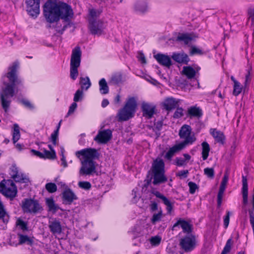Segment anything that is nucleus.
I'll return each mask as SVG.
<instances>
[{
	"label": "nucleus",
	"instance_id": "obj_1",
	"mask_svg": "<svg viewBox=\"0 0 254 254\" xmlns=\"http://www.w3.org/2000/svg\"><path fill=\"white\" fill-rule=\"evenodd\" d=\"M19 66V63L15 62L12 65L9 66L8 72L5 76L9 79L10 83L3 82L5 87L2 89L0 93V102L1 106L5 112H7L10 106L11 100L10 98L14 95V88L16 85L21 84V80L18 78L16 72Z\"/></svg>",
	"mask_w": 254,
	"mask_h": 254
},
{
	"label": "nucleus",
	"instance_id": "obj_2",
	"mask_svg": "<svg viewBox=\"0 0 254 254\" xmlns=\"http://www.w3.org/2000/svg\"><path fill=\"white\" fill-rule=\"evenodd\" d=\"M43 13L46 20L50 23L57 22L60 18L66 20L73 14L71 6L67 3H58L51 0H48L44 5Z\"/></svg>",
	"mask_w": 254,
	"mask_h": 254
},
{
	"label": "nucleus",
	"instance_id": "obj_3",
	"mask_svg": "<svg viewBox=\"0 0 254 254\" xmlns=\"http://www.w3.org/2000/svg\"><path fill=\"white\" fill-rule=\"evenodd\" d=\"M151 171L152 176L149 181L153 179L152 184L154 185H159L167 181L165 175V164L162 159L157 158L153 161Z\"/></svg>",
	"mask_w": 254,
	"mask_h": 254
},
{
	"label": "nucleus",
	"instance_id": "obj_4",
	"mask_svg": "<svg viewBox=\"0 0 254 254\" xmlns=\"http://www.w3.org/2000/svg\"><path fill=\"white\" fill-rule=\"evenodd\" d=\"M137 107L136 101L134 97L129 98L124 107L118 113V121H126L132 118Z\"/></svg>",
	"mask_w": 254,
	"mask_h": 254
},
{
	"label": "nucleus",
	"instance_id": "obj_5",
	"mask_svg": "<svg viewBox=\"0 0 254 254\" xmlns=\"http://www.w3.org/2000/svg\"><path fill=\"white\" fill-rule=\"evenodd\" d=\"M81 54L79 46L75 47L72 50L70 63V76L73 80H75L78 75V67L80 65Z\"/></svg>",
	"mask_w": 254,
	"mask_h": 254
},
{
	"label": "nucleus",
	"instance_id": "obj_6",
	"mask_svg": "<svg viewBox=\"0 0 254 254\" xmlns=\"http://www.w3.org/2000/svg\"><path fill=\"white\" fill-rule=\"evenodd\" d=\"M0 192L12 200L16 196L17 187L12 180L4 179L0 183Z\"/></svg>",
	"mask_w": 254,
	"mask_h": 254
},
{
	"label": "nucleus",
	"instance_id": "obj_7",
	"mask_svg": "<svg viewBox=\"0 0 254 254\" xmlns=\"http://www.w3.org/2000/svg\"><path fill=\"white\" fill-rule=\"evenodd\" d=\"M179 135L181 138L184 139V140L179 143L183 145L184 148L188 144H191L194 142L196 138L194 134H191V128L188 125H183L179 130Z\"/></svg>",
	"mask_w": 254,
	"mask_h": 254
},
{
	"label": "nucleus",
	"instance_id": "obj_8",
	"mask_svg": "<svg viewBox=\"0 0 254 254\" xmlns=\"http://www.w3.org/2000/svg\"><path fill=\"white\" fill-rule=\"evenodd\" d=\"M21 207L25 213H37L43 209L38 200L31 198L24 199Z\"/></svg>",
	"mask_w": 254,
	"mask_h": 254
},
{
	"label": "nucleus",
	"instance_id": "obj_9",
	"mask_svg": "<svg viewBox=\"0 0 254 254\" xmlns=\"http://www.w3.org/2000/svg\"><path fill=\"white\" fill-rule=\"evenodd\" d=\"M181 248L185 252L192 251L196 246L195 237L193 234L187 235L180 240L179 244Z\"/></svg>",
	"mask_w": 254,
	"mask_h": 254
},
{
	"label": "nucleus",
	"instance_id": "obj_10",
	"mask_svg": "<svg viewBox=\"0 0 254 254\" xmlns=\"http://www.w3.org/2000/svg\"><path fill=\"white\" fill-rule=\"evenodd\" d=\"M76 156L79 157V155H82L84 160H93L97 159L100 157V153L95 148H88L83 149L76 152Z\"/></svg>",
	"mask_w": 254,
	"mask_h": 254
},
{
	"label": "nucleus",
	"instance_id": "obj_11",
	"mask_svg": "<svg viewBox=\"0 0 254 254\" xmlns=\"http://www.w3.org/2000/svg\"><path fill=\"white\" fill-rule=\"evenodd\" d=\"M79 170L80 175H90L96 172L95 162L93 160H83Z\"/></svg>",
	"mask_w": 254,
	"mask_h": 254
},
{
	"label": "nucleus",
	"instance_id": "obj_12",
	"mask_svg": "<svg viewBox=\"0 0 254 254\" xmlns=\"http://www.w3.org/2000/svg\"><path fill=\"white\" fill-rule=\"evenodd\" d=\"M89 22V28L92 34L101 35L103 33L104 27L103 21L93 18L90 19Z\"/></svg>",
	"mask_w": 254,
	"mask_h": 254
},
{
	"label": "nucleus",
	"instance_id": "obj_13",
	"mask_svg": "<svg viewBox=\"0 0 254 254\" xmlns=\"http://www.w3.org/2000/svg\"><path fill=\"white\" fill-rule=\"evenodd\" d=\"M40 0H26L27 11L32 17H36L40 13Z\"/></svg>",
	"mask_w": 254,
	"mask_h": 254
},
{
	"label": "nucleus",
	"instance_id": "obj_14",
	"mask_svg": "<svg viewBox=\"0 0 254 254\" xmlns=\"http://www.w3.org/2000/svg\"><path fill=\"white\" fill-rule=\"evenodd\" d=\"M62 199L63 204L70 205L72 202L78 199L75 193L67 186L62 193Z\"/></svg>",
	"mask_w": 254,
	"mask_h": 254
},
{
	"label": "nucleus",
	"instance_id": "obj_15",
	"mask_svg": "<svg viewBox=\"0 0 254 254\" xmlns=\"http://www.w3.org/2000/svg\"><path fill=\"white\" fill-rule=\"evenodd\" d=\"M112 137V132L109 129L99 131L97 135L95 137L94 140L98 143L106 144Z\"/></svg>",
	"mask_w": 254,
	"mask_h": 254
},
{
	"label": "nucleus",
	"instance_id": "obj_16",
	"mask_svg": "<svg viewBox=\"0 0 254 254\" xmlns=\"http://www.w3.org/2000/svg\"><path fill=\"white\" fill-rule=\"evenodd\" d=\"M11 178L16 182L21 183H27L29 182V178L24 174H19L18 168L15 165L12 166L11 169Z\"/></svg>",
	"mask_w": 254,
	"mask_h": 254
},
{
	"label": "nucleus",
	"instance_id": "obj_17",
	"mask_svg": "<svg viewBox=\"0 0 254 254\" xmlns=\"http://www.w3.org/2000/svg\"><path fill=\"white\" fill-rule=\"evenodd\" d=\"M141 109L143 116L150 119L155 114L156 106L146 102H143L141 104Z\"/></svg>",
	"mask_w": 254,
	"mask_h": 254
},
{
	"label": "nucleus",
	"instance_id": "obj_18",
	"mask_svg": "<svg viewBox=\"0 0 254 254\" xmlns=\"http://www.w3.org/2000/svg\"><path fill=\"white\" fill-rule=\"evenodd\" d=\"M151 192L162 200L163 203L166 206L167 213L170 214L173 209L174 203L171 202L165 196L157 190H152Z\"/></svg>",
	"mask_w": 254,
	"mask_h": 254
},
{
	"label": "nucleus",
	"instance_id": "obj_19",
	"mask_svg": "<svg viewBox=\"0 0 254 254\" xmlns=\"http://www.w3.org/2000/svg\"><path fill=\"white\" fill-rule=\"evenodd\" d=\"M179 225L181 226L183 229V232L184 233H186L187 235L192 234L191 233L193 230V226L189 222L180 218L174 224L173 230L175 227H176Z\"/></svg>",
	"mask_w": 254,
	"mask_h": 254
},
{
	"label": "nucleus",
	"instance_id": "obj_20",
	"mask_svg": "<svg viewBox=\"0 0 254 254\" xmlns=\"http://www.w3.org/2000/svg\"><path fill=\"white\" fill-rule=\"evenodd\" d=\"M154 58L157 62L161 65L170 68L172 65V62L171 58L165 54L158 53L154 55Z\"/></svg>",
	"mask_w": 254,
	"mask_h": 254
},
{
	"label": "nucleus",
	"instance_id": "obj_21",
	"mask_svg": "<svg viewBox=\"0 0 254 254\" xmlns=\"http://www.w3.org/2000/svg\"><path fill=\"white\" fill-rule=\"evenodd\" d=\"M49 228L53 235L60 234L62 232V226L59 220L54 218L49 222Z\"/></svg>",
	"mask_w": 254,
	"mask_h": 254
},
{
	"label": "nucleus",
	"instance_id": "obj_22",
	"mask_svg": "<svg viewBox=\"0 0 254 254\" xmlns=\"http://www.w3.org/2000/svg\"><path fill=\"white\" fill-rule=\"evenodd\" d=\"M228 181V177L224 175L219 188L217 194V205L220 207L221 205L223 195L225 190L226 185Z\"/></svg>",
	"mask_w": 254,
	"mask_h": 254
},
{
	"label": "nucleus",
	"instance_id": "obj_23",
	"mask_svg": "<svg viewBox=\"0 0 254 254\" xmlns=\"http://www.w3.org/2000/svg\"><path fill=\"white\" fill-rule=\"evenodd\" d=\"M178 103V100L173 97H169L165 99L163 105L165 109L167 111H171L176 108Z\"/></svg>",
	"mask_w": 254,
	"mask_h": 254
},
{
	"label": "nucleus",
	"instance_id": "obj_24",
	"mask_svg": "<svg viewBox=\"0 0 254 254\" xmlns=\"http://www.w3.org/2000/svg\"><path fill=\"white\" fill-rule=\"evenodd\" d=\"M172 58L176 62L187 64L190 61V58L185 53H174L172 55Z\"/></svg>",
	"mask_w": 254,
	"mask_h": 254
},
{
	"label": "nucleus",
	"instance_id": "obj_25",
	"mask_svg": "<svg viewBox=\"0 0 254 254\" xmlns=\"http://www.w3.org/2000/svg\"><path fill=\"white\" fill-rule=\"evenodd\" d=\"M210 132L216 141L221 144H224L225 136L223 132L217 130L216 128H211Z\"/></svg>",
	"mask_w": 254,
	"mask_h": 254
},
{
	"label": "nucleus",
	"instance_id": "obj_26",
	"mask_svg": "<svg viewBox=\"0 0 254 254\" xmlns=\"http://www.w3.org/2000/svg\"><path fill=\"white\" fill-rule=\"evenodd\" d=\"M242 184L243 203L246 205L248 202V185L246 176H242Z\"/></svg>",
	"mask_w": 254,
	"mask_h": 254
},
{
	"label": "nucleus",
	"instance_id": "obj_27",
	"mask_svg": "<svg viewBox=\"0 0 254 254\" xmlns=\"http://www.w3.org/2000/svg\"><path fill=\"white\" fill-rule=\"evenodd\" d=\"M46 204L47 206L48 211L55 213L59 209H61L60 207L57 204L53 197L46 198L45 199Z\"/></svg>",
	"mask_w": 254,
	"mask_h": 254
},
{
	"label": "nucleus",
	"instance_id": "obj_28",
	"mask_svg": "<svg viewBox=\"0 0 254 254\" xmlns=\"http://www.w3.org/2000/svg\"><path fill=\"white\" fill-rule=\"evenodd\" d=\"M203 115L202 111L199 107L191 106L188 110V116L190 118L196 117L200 118Z\"/></svg>",
	"mask_w": 254,
	"mask_h": 254
},
{
	"label": "nucleus",
	"instance_id": "obj_29",
	"mask_svg": "<svg viewBox=\"0 0 254 254\" xmlns=\"http://www.w3.org/2000/svg\"><path fill=\"white\" fill-rule=\"evenodd\" d=\"M184 148L183 145L176 144L170 148L165 155V158L168 160H171L174 154L180 151Z\"/></svg>",
	"mask_w": 254,
	"mask_h": 254
},
{
	"label": "nucleus",
	"instance_id": "obj_30",
	"mask_svg": "<svg viewBox=\"0 0 254 254\" xmlns=\"http://www.w3.org/2000/svg\"><path fill=\"white\" fill-rule=\"evenodd\" d=\"M9 219V215L7 214L3 203L0 200V220H1L4 224H7Z\"/></svg>",
	"mask_w": 254,
	"mask_h": 254
},
{
	"label": "nucleus",
	"instance_id": "obj_31",
	"mask_svg": "<svg viewBox=\"0 0 254 254\" xmlns=\"http://www.w3.org/2000/svg\"><path fill=\"white\" fill-rule=\"evenodd\" d=\"M182 73L185 75L188 79H192L194 77L196 71L190 66H184Z\"/></svg>",
	"mask_w": 254,
	"mask_h": 254
},
{
	"label": "nucleus",
	"instance_id": "obj_32",
	"mask_svg": "<svg viewBox=\"0 0 254 254\" xmlns=\"http://www.w3.org/2000/svg\"><path fill=\"white\" fill-rule=\"evenodd\" d=\"M99 90L102 94H106L109 93V87L105 78H102L99 82Z\"/></svg>",
	"mask_w": 254,
	"mask_h": 254
},
{
	"label": "nucleus",
	"instance_id": "obj_33",
	"mask_svg": "<svg viewBox=\"0 0 254 254\" xmlns=\"http://www.w3.org/2000/svg\"><path fill=\"white\" fill-rule=\"evenodd\" d=\"M19 237V245H22L24 243H26L27 245L31 246L33 244V241L32 239L29 237L27 235H24L23 234H18Z\"/></svg>",
	"mask_w": 254,
	"mask_h": 254
},
{
	"label": "nucleus",
	"instance_id": "obj_34",
	"mask_svg": "<svg viewBox=\"0 0 254 254\" xmlns=\"http://www.w3.org/2000/svg\"><path fill=\"white\" fill-rule=\"evenodd\" d=\"M192 40V37L188 33H179L176 38L177 41H183L185 45H188Z\"/></svg>",
	"mask_w": 254,
	"mask_h": 254
},
{
	"label": "nucleus",
	"instance_id": "obj_35",
	"mask_svg": "<svg viewBox=\"0 0 254 254\" xmlns=\"http://www.w3.org/2000/svg\"><path fill=\"white\" fill-rule=\"evenodd\" d=\"M202 146V157L203 160H205L208 158L209 152L210 151V147L209 144L204 141L201 143Z\"/></svg>",
	"mask_w": 254,
	"mask_h": 254
},
{
	"label": "nucleus",
	"instance_id": "obj_36",
	"mask_svg": "<svg viewBox=\"0 0 254 254\" xmlns=\"http://www.w3.org/2000/svg\"><path fill=\"white\" fill-rule=\"evenodd\" d=\"M80 84L82 89L87 90L91 86V82L89 78L87 76L85 77H80Z\"/></svg>",
	"mask_w": 254,
	"mask_h": 254
},
{
	"label": "nucleus",
	"instance_id": "obj_37",
	"mask_svg": "<svg viewBox=\"0 0 254 254\" xmlns=\"http://www.w3.org/2000/svg\"><path fill=\"white\" fill-rule=\"evenodd\" d=\"M20 134L19 127L17 124L14 125L13 132L12 135V140L14 143H15L20 138Z\"/></svg>",
	"mask_w": 254,
	"mask_h": 254
},
{
	"label": "nucleus",
	"instance_id": "obj_38",
	"mask_svg": "<svg viewBox=\"0 0 254 254\" xmlns=\"http://www.w3.org/2000/svg\"><path fill=\"white\" fill-rule=\"evenodd\" d=\"M16 225L22 230L23 232L27 231L28 230V223L24 221L20 218H18L16 222Z\"/></svg>",
	"mask_w": 254,
	"mask_h": 254
},
{
	"label": "nucleus",
	"instance_id": "obj_39",
	"mask_svg": "<svg viewBox=\"0 0 254 254\" xmlns=\"http://www.w3.org/2000/svg\"><path fill=\"white\" fill-rule=\"evenodd\" d=\"M43 155L44 156V159H55L56 158V154L55 151H49L44 148L43 149Z\"/></svg>",
	"mask_w": 254,
	"mask_h": 254
},
{
	"label": "nucleus",
	"instance_id": "obj_40",
	"mask_svg": "<svg viewBox=\"0 0 254 254\" xmlns=\"http://www.w3.org/2000/svg\"><path fill=\"white\" fill-rule=\"evenodd\" d=\"M147 4L145 1H138L135 5V8L136 10L144 12L147 9Z\"/></svg>",
	"mask_w": 254,
	"mask_h": 254
},
{
	"label": "nucleus",
	"instance_id": "obj_41",
	"mask_svg": "<svg viewBox=\"0 0 254 254\" xmlns=\"http://www.w3.org/2000/svg\"><path fill=\"white\" fill-rule=\"evenodd\" d=\"M122 81V74L121 73H117L114 74L111 79V82L113 84H118Z\"/></svg>",
	"mask_w": 254,
	"mask_h": 254
},
{
	"label": "nucleus",
	"instance_id": "obj_42",
	"mask_svg": "<svg viewBox=\"0 0 254 254\" xmlns=\"http://www.w3.org/2000/svg\"><path fill=\"white\" fill-rule=\"evenodd\" d=\"M46 190L50 193H54L57 190V187L55 183H48L45 185Z\"/></svg>",
	"mask_w": 254,
	"mask_h": 254
},
{
	"label": "nucleus",
	"instance_id": "obj_43",
	"mask_svg": "<svg viewBox=\"0 0 254 254\" xmlns=\"http://www.w3.org/2000/svg\"><path fill=\"white\" fill-rule=\"evenodd\" d=\"M232 242V239H229L227 240L226 244L221 254H227L230 252L231 249Z\"/></svg>",
	"mask_w": 254,
	"mask_h": 254
},
{
	"label": "nucleus",
	"instance_id": "obj_44",
	"mask_svg": "<svg viewBox=\"0 0 254 254\" xmlns=\"http://www.w3.org/2000/svg\"><path fill=\"white\" fill-rule=\"evenodd\" d=\"M242 87L241 86V84L239 82H235V83L234 84V89L233 91V94L234 96H238L242 91Z\"/></svg>",
	"mask_w": 254,
	"mask_h": 254
},
{
	"label": "nucleus",
	"instance_id": "obj_45",
	"mask_svg": "<svg viewBox=\"0 0 254 254\" xmlns=\"http://www.w3.org/2000/svg\"><path fill=\"white\" fill-rule=\"evenodd\" d=\"M162 126L163 121H158L155 124V128L153 129V130L155 131L157 137L160 135V131L161 130Z\"/></svg>",
	"mask_w": 254,
	"mask_h": 254
},
{
	"label": "nucleus",
	"instance_id": "obj_46",
	"mask_svg": "<svg viewBox=\"0 0 254 254\" xmlns=\"http://www.w3.org/2000/svg\"><path fill=\"white\" fill-rule=\"evenodd\" d=\"M204 174L208 178L213 179L214 177V169L213 168H206L204 169Z\"/></svg>",
	"mask_w": 254,
	"mask_h": 254
},
{
	"label": "nucleus",
	"instance_id": "obj_47",
	"mask_svg": "<svg viewBox=\"0 0 254 254\" xmlns=\"http://www.w3.org/2000/svg\"><path fill=\"white\" fill-rule=\"evenodd\" d=\"M78 185L79 188L85 190H89L91 188V185L90 183L87 181L79 182Z\"/></svg>",
	"mask_w": 254,
	"mask_h": 254
},
{
	"label": "nucleus",
	"instance_id": "obj_48",
	"mask_svg": "<svg viewBox=\"0 0 254 254\" xmlns=\"http://www.w3.org/2000/svg\"><path fill=\"white\" fill-rule=\"evenodd\" d=\"M161 241V238L159 236H156L152 237L150 239V242L152 246H158Z\"/></svg>",
	"mask_w": 254,
	"mask_h": 254
},
{
	"label": "nucleus",
	"instance_id": "obj_49",
	"mask_svg": "<svg viewBox=\"0 0 254 254\" xmlns=\"http://www.w3.org/2000/svg\"><path fill=\"white\" fill-rule=\"evenodd\" d=\"M20 102L26 108H28L30 110H33L34 108V106L31 102L25 99H22L20 100Z\"/></svg>",
	"mask_w": 254,
	"mask_h": 254
},
{
	"label": "nucleus",
	"instance_id": "obj_50",
	"mask_svg": "<svg viewBox=\"0 0 254 254\" xmlns=\"http://www.w3.org/2000/svg\"><path fill=\"white\" fill-rule=\"evenodd\" d=\"M162 216V212L160 211L158 213L154 214L151 219V222L154 224L156 222H158L161 220Z\"/></svg>",
	"mask_w": 254,
	"mask_h": 254
},
{
	"label": "nucleus",
	"instance_id": "obj_51",
	"mask_svg": "<svg viewBox=\"0 0 254 254\" xmlns=\"http://www.w3.org/2000/svg\"><path fill=\"white\" fill-rule=\"evenodd\" d=\"M83 95V92L82 90H77L74 96L73 100L74 102H78L81 100Z\"/></svg>",
	"mask_w": 254,
	"mask_h": 254
},
{
	"label": "nucleus",
	"instance_id": "obj_52",
	"mask_svg": "<svg viewBox=\"0 0 254 254\" xmlns=\"http://www.w3.org/2000/svg\"><path fill=\"white\" fill-rule=\"evenodd\" d=\"M183 111L184 110L182 108H177L174 114L173 118L174 119H178L183 117L184 116Z\"/></svg>",
	"mask_w": 254,
	"mask_h": 254
},
{
	"label": "nucleus",
	"instance_id": "obj_53",
	"mask_svg": "<svg viewBox=\"0 0 254 254\" xmlns=\"http://www.w3.org/2000/svg\"><path fill=\"white\" fill-rule=\"evenodd\" d=\"M188 186L190 188V190H189L191 194L194 193V192L196 191V190L198 189V188L197 185L195 183H193L192 182H190L188 183Z\"/></svg>",
	"mask_w": 254,
	"mask_h": 254
},
{
	"label": "nucleus",
	"instance_id": "obj_54",
	"mask_svg": "<svg viewBox=\"0 0 254 254\" xmlns=\"http://www.w3.org/2000/svg\"><path fill=\"white\" fill-rule=\"evenodd\" d=\"M175 164L177 166H184L187 165V162L184 158L177 157L175 159Z\"/></svg>",
	"mask_w": 254,
	"mask_h": 254
},
{
	"label": "nucleus",
	"instance_id": "obj_55",
	"mask_svg": "<svg viewBox=\"0 0 254 254\" xmlns=\"http://www.w3.org/2000/svg\"><path fill=\"white\" fill-rule=\"evenodd\" d=\"M59 132L58 130H54L51 135V140L54 145L57 144V140L58 138Z\"/></svg>",
	"mask_w": 254,
	"mask_h": 254
},
{
	"label": "nucleus",
	"instance_id": "obj_56",
	"mask_svg": "<svg viewBox=\"0 0 254 254\" xmlns=\"http://www.w3.org/2000/svg\"><path fill=\"white\" fill-rule=\"evenodd\" d=\"M230 215L231 212L228 211H227V214L225 216L224 218V226L225 229L227 228L229 225Z\"/></svg>",
	"mask_w": 254,
	"mask_h": 254
},
{
	"label": "nucleus",
	"instance_id": "obj_57",
	"mask_svg": "<svg viewBox=\"0 0 254 254\" xmlns=\"http://www.w3.org/2000/svg\"><path fill=\"white\" fill-rule=\"evenodd\" d=\"M77 105L75 103V102L72 103L71 104V105H70V106L69 107L68 113L66 115V117H67L69 115H70V114H72L74 112L76 108H77Z\"/></svg>",
	"mask_w": 254,
	"mask_h": 254
},
{
	"label": "nucleus",
	"instance_id": "obj_58",
	"mask_svg": "<svg viewBox=\"0 0 254 254\" xmlns=\"http://www.w3.org/2000/svg\"><path fill=\"white\" fill-rule=\"evenodd\" d=\"M195 54L202 55L203 54V52L201 50L193 46L191 48L190 55H193Z\"/></svg>",
	"mask_w": 254,
	"mask_h": 254
},
{
	"label": "nucleus",
	"instance_id": "obj_59",
	"mask_svg": "<svg viewBox=\"0 0 254 254\" xmlns=\"http://www.w3.org/2000/svg\"><path fill=\"white\" fill-rule=\"evenodd\" d=\"M189 174V171L188 170H182L181 171H179L177 173V176L183 177L184 178H186L188 176V174Z\"/></svg>",
	"mask_w": 254,
	"mask_h": 254
},
{
	"label": "nucleus",
	"instance_id": "obj_60",
	"mask_svg": "<svg viewBox=\"0 0 254 254\" xmlns=\"http://www.w3.org/2000/svg\"><path fill=\"white\" fill-rule=\"evenodd\" d=\"M31 152L33 153V154L35 155V156H37L38 157H39V158H44V155H43V153L39 151H37L35 149H32L31 150Z\"/></svg>",
	"mask_w": 254,
	"mask_h": 254
},
{
	"label": "nucleus",
	"instance_id": "obj_61",
	"mask_svg": "<svg viewBox=\"0 0 254 254\" xmlns=\"http://www.w3.org/2000/svg\"><path fill=\"white\" fill-rule=\"evenodd\" d=\"M150 209L152 211H154L158 209V204L156 202H151L150 204Z\"/></svg>",
	"mask_w": 254,
	"mask_h": 254
},
{
	"label": "nucleus",
	"instance_id": "obj_62",
	"mask_svg": "<svg viewBox=\"0 0 254 254\" xmlns=\"http://www.w3.org/2000/svg\"><path fill=\"white\" fill-rule=\"evenodd\" d=\"M61 161L62 162V165L64 166V167H66L67 166V164L66 161L65 157L64 156H63V157H62Z\"/></svg>",
	"mask_w": 254,
	"mask_h": 254
},
{
	"label": "nucleus",
	"instance_id": "obj_63",
	"mask_svg": "<svg viewBox=\"0 0 254 254\" xmlns=\"http://www.w3.org/2000/svg\"><path fill=\"white\" fill-rule=\"evenodd\" d=\"M139 60L142 64H145L146 63L145 57L144 55H143V54H142V53L140 54Z\"/></svg>",
	"mask_w": 254,
	"mask_h": 254
},
{
	"label": "nucleus",
	"instance_id": "obj_64",
	"mask_svg": "<svg viewBox=\"0 0 254 254\" xmlns=\"http://www.w3.org/2000/svg\"><path fill=\"white\" fill-rule=\"evenodd\" d=\"M109 101L106 99H104L103 100L102 102V107L105 108L106 106H107L109 105Z\"/></svg>",
	"mask_w": 254,
	"mask_h": 254
}]
</instances>
